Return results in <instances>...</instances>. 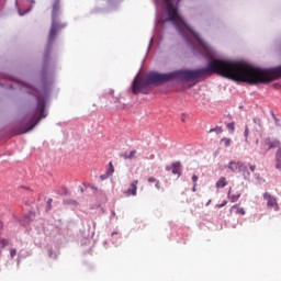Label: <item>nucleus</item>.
I'll return each mask as SVG.
<instances>
[{"label":"nucleus","mask_w":281,"mask_h":281,"mask_svg":"<svg viewBox=\"0 0 281 281\" xmlns=\"http://www.w3.org/2000/svg\"><path fill=\"white\" fill-rule=\"evenodd\" d=\"M217 74L235 82H247V85H266V69L254 67L245 61L211 59L206 68L196 70H176L168 74L149 72L145 79L139 80L136 76L132 83L134 95L148 93L144 89L148 85H161L168 80H199L201 76Z\"/></svg>","instance_id":"f257e3e1"},{"label":"nucleus","mask_w":281,"mask_h":281,"mask_svg":"<svg viewBox=\"0 0 281 281\" xmlns=\"http://www.w3.org/2000/svg\"><path fill=\"white\" fill-rule=\"evenodd\" d=\"M67 27V24L60 23V0H54L52 9V24L48 33V45H54L58 32Z\"/></svg>","instance_id":"f03ea898"},{"label":"nucleus","mask_w":281,"mask_h":281,"mask_svg":"<svg viewBox=\"0 0 281 281\" xmlns=\"http://www.w3.org/2000/svg\"><path fill=\"white\" fill-rule=\"evenodd\" d=\"M162 2L166 5V11H167V21H171L173 25H186V22H183V18L179 14V9L175 3H172V0H162Z\"/></svg>","instance_id":"7ed1b4c3"},{"label":"nucleus","mask_w":281,"mask_h":281,"mask_svg":"<svg viewBox=\"0 0 281 281\" xmlns=\"http://www.w3.org/2000/svg\"><path fill=\"white\" fill-rule=\"evenodd\" d=\"M273 148H278L276 156H277V161H280V157H281L280 140L273 139L271 137H267L261 140V144L259 147V155H267V151L273 150Z\"/></svg>","instance_id":"20e7f679"},{"label":"nucleus","mask_w":281,"mask_h":281,"mask_svg":"<svg viewBox=\"0 0 281 281\" xmlns=\"http://www.w3.org/2000/svg\"><path fill=\"white\" fill-rule=\"evenodd\" d=\"M43 117H47V113L45 112V101H38L37 105L32 112L31 126L22 133L32 131V128H34V126H36V124L43 120Z\"/></svg>","instance_id":"39448f33"},{"label":"nucleus","mask_w":281,"mask_h":281,"mask_svg":"<svg viewBox=\"0 0 281 281\" xmlns=\"http://www.w3.org/2000/svg\"><path fill=\"white\" fill-rule=\"evenodd\" d=\"M263 200L267 202L268 210H274L278 212L280 210V205L278 204V199L269 192L263 193Z\"/></svg>","instance_id":"423d86ee"},{"label":"nucleus","mask_w":281,"mask_h":281,"mask_svg":"<svg viewBox=\"0 0 281 281\" xmlns=\"http://www.w3.org/2000/svg\"><path fill=\"white\" fill-rule=\"evenodd\" d=\"M228 168L233 172H236V170H240L243 168L244 179H249L251 177V173L247 171V166L243 167L241 162L231 161Z\"/></svg>","instance_id":"0eeeda50"},{"label":"nucleus","mask_w":281,"mask_h":281,"mask_svg":"<svg viewBox=\"0 0 281 281\" xmlns=\"http://www.w3.org/2000/svg\"><path fill=\"white\" fill-rule=\"evenodd\" d=\"M137 183H139V180L132 181L130 184V188L123 192L124 195L125 196H137Z\"/></svg>","instance_id":"6e6552de"},{"label":"nucleus","mask_w":281,"mask_h":281,"mask_svg":"<svg viewBox=\"0 0 281 281\" xmlns=\"http://www.w3.org/2000/svg\"><path fill=\"white\" fill-rule=\"evenodd\" d=\"M240 194H241L240 191H234V190L229 189L227 196H228L231 203H236V201H238V199H240Z\"/></svg>","instance_id":"1a4fd4ad"},{"label":"nucleus","mask_w":281,"mask_h":281,"mask_svg":"<svg viewBox=\"0 0 281 281\" xmlns=\"http://www.w3.org/2000/svg\"><path fill=\"white\" fill-rule=\"evenodd\" d=\"M137 150H132V151H125V153H123V154H121V157L123 158V159H136L137 158Z\"/></svg>","instance_id":"9d476101"},{"label":"nucleus","mask_w":281,"mask_h":281,"mask_svg":"<svg viewBox=\"0 0 281 281\" xmlns=\"http://www.w3.org/2000/svg\"><path fill=\"white\" fill-rule=\"evenodd\" d=\"M172 175H178V177H181V162L176 161L172 162Z\"/></svg>","instance_id":"9b49d317"},{"label":"nucleus","mask_w":281,"mask_h":281,"mask_svg":"<svg viewBox=\"0 0 281 281\" xmlns=\"http://www.w3.org/2000/svg\"><path fill=\"white\" fill-rule=\"evenodd\" d=\"M232 212H235L236 214H240V216H245V209L238 206L237 204L236 205H233L231 207V213Z\"/></svg>","instance_id":"f8f14e48"},{"label":"nucleus","mask_w":281,"mask_h":281,"mask_svg":"<svg viewBox=\"0 0 281 281\" xmlns=\"http://www.w3.org/2000/svg\"><path fill=\"white\" fill-rule=\"evenodd\" d=\"M215 186L217 189L225 188L227 186V178L221 177Z\"/></svg>","instance_id":"ddd939ff"},{"label":"nucleus","mask_w":281,"mask_h":281,"mask_svg":"<svg viewBox=\"0 0 281 281\" xmlns=\"http://www.w3.org/2000/svg\"><path fill=\"white\" fill-rule=\"evenodd\" d=\"M220 144H222L225 148H229V146H232V139L224 137L220 140Z\"/></svg>","instance_id":"4468645a"},{"label":"nucleus","mask_w":281,"mask_h":281,"mask_svg":"<svg viewBox=\"0 0 281 281\" xmlns=\"http://www.w3.org/2000/svg\"><path fill=\"white\" fill-rule=\"evenodd\" d=\"M9 245H10V240L9 239L0 237V249H4V247H8Z\"/></svg>","instance_id":"2eb2a0df"},{"label":"nucleus","mask_w":281,"mask_h":281,"mask_svg":"<svg viewBox=\"0 0 281 281\" xmlns=\"http://www.w3.org/2000/svg\"><path fill=\"white\" fill-rule=\"evenodd\" d=\"M110 177H111V175H113V172H115V167H113V162L112 161H110L109 162V168H108V170L105 171Z\"/></svg>","instance_id":"dca6fc26"},{"label":"nucleus","mask_w":281,"mask_h":281,"mask_svg":"<svg viewBox=\"0 0 281 281\" xmlns=\"http://www.w3.org/2000/svg\"><path fill=\"white\" fill-rule=\"evenodd\" d=\"M244 137L246 142H249V126L245 127Z\"/></svg>","instance_id":"f3484780"},{"label":"nucleus","mask_w":281,"mask_h":281,"mask_svg":"<svg viewBox=\"0 0 281 281\" xmlns=\"http://www.w3.org/2000/svg\"><path fill=\"white\" fill-rule=\"evenodd\" d=\"M9 254H10L11 259L15 258L16 257V248H10Z\"/></svg>","instance_id":"a211bd4d"},{"label":"nucleus","mask_w":281,"mask_h":281,"mask_svg":"<svg viewBox=\"0 0 281 281\" xmlns=\"http://www.w3.org/2000/svg\"><path fill=\"white\" fill-rule=\"evenodd\" d=\"M226 127L228 128V131H231V133H234V130H235L234 123H228V124L226 125Z\"/></svg>","instance_id":"6ab92c4d"},{"label":"nucleus","mask_w":281,"mask_h":281,"mask_svg":"<svg viewBox=\"0 0 281 281\" xmlns=\"http://www.w3.org/2000/svg\"><path fill=\"white\" fill-rule=\"evenodd\" d=\"M109 177H111L108 172H105L104 175L100 176L101 181H104L105 179H109Z\"/></svg>","instance_id":"aec40b11"},{"label":"nucleus","mask_w":281,"mask_h":281,"mask_svg":"<svg viewBox=\"0 0 281 281\" xmlns=\"http://www.w3.org/2000/svg\"><path fill=\"white\" fill-rule=\"evenodd\" d=\"M225 205H227V200H224L223 203L217 204L216 207H225Z\"/></svg>","instance_id":"412c9836"},{"label":"nucleus","mask_w":281,"mask_h":281,"mask_svg":"<svg viewBox=\"0 0 281 281\" xmlns=\"http://www.w3.org/2000/svg\"><path fill=\"white\" fill-rule=\"evenodd\" d=\"M158 180L155 179V177L148 178V183H157Z\"/></svg>","instance_id":"4be33fe9"},{"label":"nucleus","mask_w":281,"mask_h":281,"mask_svg":"<svg viewBox=\"0 0 281 281\" xmlns=\"http://www.w3.org/2000/svg\"><path fill=\"white\" fill-rule=\"evenodd\" d=\"M249 170L256 172V165L249 164Z\"/></svg>","instance_id":"5701e85b"},{"label":"nucleus","mask_w":281,"mask_h":281,"mask_svg":"<svg viewBox=\"0 0 281 281\" xmlns=\"http://www.w3.org/2000/svg\"><path fill=\"white\" fill-rule=\"evenodd\" d=\"M214 131H215L216 133H223V130H221V128L211 130L210 133H214Z\"/></svg>","instance_id":"b1692460"},{"label":"nucleus","mask_w":281,"mask_h":281,"mask_svg":"<svg viewBox=\"0 0 281 281\" xmlns=\"http://www.w3.org/2000/svg\"><path fill=\"white\" fill-rule=\"evenodd\" d=\"M192 181H193V183H196V181H199V177L196 175H193L192 176Z\"/></svg>","instance_id":"393cba45"},{"label":"nucleus","mask_w":281,"mask_h":281,"mask_svg":"<svg viewBox=\"0 0 281 281\" xmlns=\"http://www.w3.org/2000/svg\"><path fill=\"white\" fill-rule=\"evenodd\" d=\"M193 36L199 41V43H201V38L199 37V34L193 33Z\"/></svg>","instance_id":"a878e982"},{"label":"nucleus","mask_w":281,"mask_h":281,"mask_svg":"<svg viewBox=\"0 0 281 281\" xmlns=\"http://www.w3.org/2000/svg\"><path fill=\"white\" fill-rule=\"evenodd\" d=\"M16 8H18V12H21V4H19V1H16Z\"/></svg>","instance_id":"bb28decb"},{"label":"nucleus","mask_w":281,"mask_h":281,"mask_svg":"<svg viewBox=\"0 0 281 281\" xmlns=\"http://www.w3.org/2000/svg\"><path fill=\"white\" fill-rule=\"evenodd\" d=\"M192 192H196V183H193Z\"/></svg>","instance_id":"cd10ccee"},{"label":"nucleus","mask_w":281,"mask_h":281,"mask_svg":"<svg viewBox=\"0 0 281 281\" xmlns=\"http://www.w3.org/2000/svg\"><path fill=\"white\" fill-rule=\"evenodd\" d=\"M276 168H277V170H281V165L277 164Z\"/></svg>","instance_id":"c85d7f7f"},{"label":"nucleus","mask_w":281,"mask_h":281,"mask_svg":"<svg viewBox=\"0 0 281 281\" xmlns=\"http://www.w3.org/2000/svg\"><path fill=\"white\" fill-rule=\"evenodd\" d=\"M156 188L159 190V180L156 181Z\"/></svg>","instance_id":"c756f323"},{"label":"nucleus","mask_w":281,"mask_h":281,"mask_svg":"<svg viewBox=\"0 0 281 281\" xmlns=\"http://www.w3.org/2000/svg\"><path fill=\"white\" fill-rule=\"evenodd\" d=\"M29 1V3H35V1L34 0H27Z\"/></svg>","instance_id":"7c9ffc66"},{"label":"nucleus","mask_w":281,"mask_h":281,"mask_svg":"<svg viewBox=\"0 0 281 281\" xmlns=\"http://www.w3.org/2000/svg\"><path fill=\"white\" fill-rule=\"evenodd\" d=\"M166 170L170 171V167H166Z\"/></svg>","instance_id":"2f4dec72"},{"label":"nucleus","mask_w":281,"mask_h":281,"mask_svg":"<svg viewBox=\"0 0 281 281\" xmlns=\"http://www.w3.org/2000/svg\"><path fill=\"white\" fill-rule=\"evenodd\" d=\"M48 203H49V204L52 203V199L48 200Z\"/></svg>","instance_id":"473e14b6"},{"label":"nucleus","mask_w":281,"mask_h":281,"mask_svg":"<svg viewBox=\"0 0 281 281\" xmlns=\"http://www.w3.org/2000/svg\"><path fill=\"white\" fill-rule=\"evenodd\" d=\"M115 234H117V233H112V236H115Z\"/></svg>","instance_id":"72a5a7b5"},{"label":"nucleus","mask_w":281,"mask_h":281,"mask_svg":"<svg viewBox=\"0 0 281 281\" xmlns=\"http://www.w3.org/2000/svg\"><path fill=\"white\" fill-rule=\"evenodd\" d=\"M26 12H30V9H26Z\"/></svg>","instance_id":"f704fd0d"},{"label":"nucleus","mask_w":281,"mask_h":281,"mask_svg":"<svg viewBox=\"0 0 281 281\" xmlns=\"http://www.w3.org/2000/svg\"><path fill=\"white\" fill-rule=\"evenodd\" d=\"M256 144H258V139L256 140Z\"/></svg>","instance_id":"c9c22d12"}]
</instances>
